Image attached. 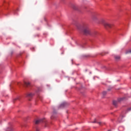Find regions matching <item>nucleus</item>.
<instances>
[{
  "mask_svg": "<svg viewBox=\"0 0 131 131\" xmlns=\"http://www.w3.org/2000/svg\"><path fill=\"white\" fill-rule=\"evenodd\" d=\"M33 96V94L32 93H29L27 95V97L28 98H32V96Z\"/></svg>",
  "mask_w": 131,
  "mask_h": 131,
  "instance_id": "6e6552de",
  "label": "nucleus"
},
{
  "mask_svg": "<svg viewBox=\"0 0 131 131\" xmlns=\"http://www.w3.org/2000/svg\"><path fill=\"white\" fill-rule=\"evenodd\" d=\"M115 59L116 61H119V60H120V56L118 55H115Z\"/></svg>",
  "mask_w": 131,
  "mask_h": 131,
  "instance_id": "0eeeda50",
  "label": "nucleus"
},
{
  "mask_svg": "<svg viewBox=\"0 0 131 131\" xmlns=\"http://www.w3.org/2000/svg\"><path fill=\"white\" fill-rule=\"evenodd\" d=\"M56 112L54 111L51 117V119H54V118H55V117H56Z\"/></svg>",
  "mask_w": 131,
  "mask_h": 131,
  "instance_id": "423d86ee",
  "label": "nucleus"
},
{
  "mask_svg": "<svg viewBox=\"0 0 131 131\" xmlns=\"http://www.w3.org/2000/svg\"><path fill=\"white\" fill-rule=\"evenodd\" d=\"M98 16L99 14H94L92 16V19L93 21H98V23H101V24H103V25H104V27L106 29H108V28H111V27H112V25L111 24L105 22V20L104 19H101L100 20H99Z\"/></svg>",
  "mask_w": 131,
  "mask_h": 131,
  "instance_id": "f257e3e1",
  "label": "nucleus"
},
{
  "mask_svg": "<svg viewBox=\"0 0 131 131\" xmlns=\"http://www.w3.org/2000/svg\"><path fill=\"white\" fill-rule=\"evenodd\" d=\"M121 119H122V117H121L118 119V121H119V122H121L122 121L121 120Z\"/></svg>",
  "mask_w": 131,
  "mask_h": 131,
  "instance_id": "ddd939ff",
  "label": "nucleus"
},
{
  "mask_svg": "<svg viewBox=\"0 0 131 131\" xmlns=\"http://www.w3.org/2000/svg\"><path fill=\"white\" fill-rule=\"evenodd\" d=\"M36 131H39V129H38V128H37V129H36Z\"/></svg>",
  "mask_w": 131,
  "mask_h": 131,
  "instance_id": "f3484780",
  "label": "nucleus"
},
{
  "mask_svg": "<svg viewBox=\"0 0 131 131\" xmlns=\"http://www.w3.org/2000/svg\"><path fill=\"white\" fill-rule=\"evenodd\" d=\"M92 123H97V119H95L94 121L92 122ZM97 123H98V124H99V125H103V122H99Z\"/></svg>",
  "mask_w": 131,
  "mask_h": 131,
  "instance_id": "39448f33",
  "label": "nucleus"
},
{
  "mask_svg": "<svg viewBox=\"0 0 131 131\" xmlns=\"http://www.w3.org/2000/svg\"><path fill=\"white\" fill-rule=\"evenodd\" d=\"M46 121L45 119H39L35 121V124H38L39 123H41V122H45V127H47V126H48V123H46Z\"/></svg>",
  "mask_w": 131,
  "mask_h": 131,
  "instance_id": "7ed1b4c3",
  "label": "nucleus"
},
{
  "mask_svg": "<svg viewBox=\"0 0 131 131\" xmlns=\"http://www.w3.org/2000/svg\"><path fill=\"white\" fill-rule=\"evenodd\" d=\"M102 95H103V96H106V95H107V92H106V91L103 92Z\"/></svg>",
  "mask_w": 131,
  "mask_h": 131,
  "instance_id": "9b49d317",
  "label": "nucleus"
},
{
  "mask_svg": "<svg viewBox=\"0 0 131 131\" xmlns=\"http://www.w3.org/2000/svg\"><path fill=\"white\" fill-rule=\"evenodd\" d=\"M124 99H125V98L123 97V98H119L118 99V101L114 100L113 101V104L114 106H115V107H117V104H118V102H121L122 101H124Z\"/></svg>",
  "mask_w": 131,
  "mask_h": 131,
  "instance_id": "20e7f679",
  "label": "nucleus"
},
{
  "mask_svg": "<svg viewBox=\"0 0 131 131\" xmlns=\"http://www.w3.org/2000/svg\"><path fill=\"white\" fill-rule=\"evenodd\" d=\"M82 30L85 35H93L95 36V35L98 33L97 32H94L93 33H91V30H90L89 26L86 24H84L82 26Z\"/></svg>",
  "mask_w": 131,
  "mask_h": 131,
  "instance_id": "f03ea898",
  "label": "nucleus"
},
{
  "mask_svg": "<svg viewBox=\"0 0 131 131\" xmlns=\"http://www.w3.org/2000/svg\"><path fill=\"white\" fill-rule=\"evenodd\" d=\"M108 91H110V90L108 89Z\"/></svg>",
  "mask_w": 131,
  "mask_h": 131,
  "instance_id": "6ab92c4d",
  "label": "nucleus"
},
{
  "mask_svg": "<svg viewBox=\"0 0 131 131\" xmlns=\"http://www.w3.org/2000/svg\"><path fill=\"white\" fill-rule=\"evenodd\" d=\"M25 85H26V86H29L30 83L29 82H25Z\"/></svg>",
  "mask_w": 131,
  "mask_h": 131,
  "instance_id": "1a4fd4ad",
  "label": "nucleus"
},
{
  "mask_svg": "<svg viewBox=\"0 0 131 131\" xmlns=\"http://www.w3.org/2000/svg\"><path fill=\"white\" fill-rule=\"evenodd\" d=\"M128 110L130 111V110H131V108H129L128 109Z\"/></svg>",
  "mask_w": 131,
  "mask_h": 131,
  "instance_id": "a211bd4d",
  "label": "nucleus"
},
{
  "mask_svg": "<svg viewBox=\"0 0 131 131\" xmlns=\"http://www.w3.org/2000/svg\"><path fill=\"white\" fill-rule=\"evenodd\" d=\"M18 99H19L18 98H14V99H13V102H15V101H17V100H18Z\"/></svg>",
  "mask_w": 131,
  "mask_h": 131,
  "instance_id": "2eb2a0df",
  "label": "nucleus"
},
{
  "mask_svg": "<svg viewBox=\"0 0 131 131\" xmlns=\"http://www.w3.org/2000/svg\"><path fill=\"white\" fill-rule=\"evenodd\" d=\"M73 8L74 9V10H77V8L76 7V6L73 5Z\"/></svg>",
  "mask_w": 131,
  "mask_h": 131,
  "instance_id": "4468645a",
  "label": "nucleus"
},
{
  "mask_svg": "<svg viewBox=\"0 0 131 131\" xmlns=\"http://www.w3.org/2000/svg\"><path fill=\"white\" fill-rule=\"evenodd\" d=\"M126 54H131V49L127 51Z\"/></svg>",
  "mask_w": 131,
  "mask_h": 131,
  "instance_id": "f8f14e48",
  "label": "nucleus"
},
{
  "mask_svg": "<svg viewBox=\"0 0 131 131\" xmlns=\"http://www.w3.org/2000/svg\"><path fill=\"white\" fill-rule=\"evenodd\" d=\"M108 131H110V130H108Z\"/></svg>",
  "mask_w": 131,
  "mask_h": 131,
  "instance_id": "aec40b11",
  "label": "nucleus"
},
{
  "mask_svg": "<svg viewBox=\"0 0 131 131\" xmlns=\"http://www.w3.org/2000/svg\"><path fill=\"white\" fill-rule=\"evenodd\" d=\"M64 103H62L60 105V107H63Z\"/></svg>",
  "mask_w": 131,
  "mask_h": 131,
  "instance_id": "dca6fc26",
  "label": "nucleus"
},
{
  "mask_svg": "<svg viewBox=\"0 0 131 131\" xmlns=\"http://www.w3.org/2000/svg\"><path fill=\"white\" fill-rule=\"evenodd\" d=\"M12 130H13V129H12V128L11 127L7 128L6 129V131H12Z\"/></svg>",
  "mask_w": 131,
  "mask_h": 131,
  "instance_id": "9d476101",
  "label": "nucleus"
}]
</instances>
